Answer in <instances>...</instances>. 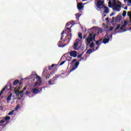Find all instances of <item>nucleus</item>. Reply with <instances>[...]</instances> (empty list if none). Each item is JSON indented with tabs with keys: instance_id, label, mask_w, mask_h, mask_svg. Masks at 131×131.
Segmentation results:
<instances>
[{
	"instance_id": "nucleus-1",
	"label": "nucleus",
	"mask_w": 131,
	"mask_h": 131,
	"mask_svg": "<svg viewBox=\"0 0 131 131\" xmlns=\"http://www.w3.org/2000/svg\"><path fill=\"white\" fill-rule=\"evenodd\" d=\"M96 31H97V30L93 31L92 33L90 34L88 38H85V43L86 46H89V45L91 43V41H93V40L96 41V35H99V34H100L99 31H97V33H95Z\"/></svg>"
},
{
	"instance_id": "nucleus-2",
	"label": "nucleus",
	"mask_w": 131,
	"mask_h": 131,
	"mask_svg": "<svg viewBox=\"0 0 131 131\" xmlns=\"http://www.w3.org/2000/svg\"><path fill=\"white\" fill-rule=\"evenodd\" d=\"M120 8H121V6L117 5L116 1H114L113 2V10L114 11H116L117 12H119V11H120Z\"/></svg>"
},
{
	"instance_id": "nucleus-3",
	"label": "nucleus",
	"mask_w": 131,
	"mask_h": 131,
	"mask_svg": "<svg viewBox=\"0 0 131 131\" xmlns=\"http://www.w3.org/2000/svg\"><path fill=\"white\" fill-rule=\"evenodd\" d=\"M8 86H9V89L8 90L12 91V89H13V88H12V84H11V82H9L8 84L4 88H3V89L0 92V97L3 95L5 91H6V89H8Z\"/></svg>"
},
{
	"instance_id": "nucleus-4",
	"label": "nucleus",
	"mask_w": 131,
	"mask_h": 131,
	"mask_svg": "<svg viewBox=\"0 0 131 131\" xmlns=\"http://www.w3.org/2000/svg\"><path fill=\"white\" fill-rule=\"evenodd\" d=\"M58 77H60V75H56L52 79L48 81L49 84H50V85H53V84H55V82L56 80H57Z\"/></svg>"
},
{
	"instance_id": "nucleus-5",
	"label": "nucleus",
	"mask_w": 131,
	"mask_h": 131,
	"mask_svg": "<svg viewBox=\"0 0 131 131\" xmlns=\"http://www.w3.org/2000/svg\"><path fill=\"white\" fill-rule=\"evenodd\" d=\"M79 41H80V40H79V39H76L75 40L74 46H73L74 50L78 51V46H79Z\"/></svg>"
},
{
	"instance_id": "nucleus-6",
	"label": "nucleus",
	"mask_w": 131,
	"mask_h": 131,
	"mask_svg": "<svg viewBox=\"0 0 131 131\" xmlns=\"http://www.w3.org/2000/svg\"><path fill=\"white\" fill-rule=\"evenodd\" d=\"M107 38H105L102 40V42L103 43H104V45H105V43H108V42H109V41L112 39V35H108L107 36Z\"/></svg>"
},
{
	"instance_id": "nucleus-7",
	"label": "nucleus",
	"mask_w": 131,
	"mask_h": 131,
	"mask_svg": "<svg viewBox=\"0 0 131 131\" xmlns=\"http://www.w3.org/2000/svg\"><path fill=\"white\" fill-rule=\"evenodd\" d=\"M103 6H104V1H97L96 7L98 9H102V8H103Z\"/></svg>"
},
{
	"instance_id": "nucleus-8",
	"label": "nucleus",
	"mask_w": 131,
	"mask_h": 131,
	"mask_svg": "<svg viewBox=\"0 0 131 131\" xmlns=\"http://www.w3.org/2000/svg\"><path fill=\"white\" fill-rule=\"evenodd\" d=\"M71 57H73V58H76L77 57V51H72L68 53Z\"/></svg>"
},
{
	"instance_id": "nucleus-9",
	"label": "nucleus",
	"mask_w": 131,
	"mask_h": 131,
	"mask_svg": "<svg viewBox=\"0 0 131 131\" xmlns=\"http://www.w3.org/2000/svg\"><path fill=\"white\" fill-rule=\"evenodd\" d=\"M112 19L113 20H115V21H116V22H119V21H121V19H122V16H121L120 15H118L117 16V17H113Z\"/></svg>"
},
{
	"instance_id": "nucleus-10",
	"label": "nucleus",
	"mask_w": 131,
	"mask_h": 131,
	"mask_svg": "<svg viewBox=\"0 0 131 131\" xmlns=\"http://www.w3.org/2000/svg\"><path fill=\"white\" fill-rule=\"evenodd\" d=\"M15 94L16 95V97H20L21 98L23 97V95H22V93L20 92L19 90H15Z\"/></svg>"
},
{
	"instance_id": "nucleus-11",
	"label": "nucleus",
	"mask_w": 131,
	"mask_h": 131,
	"mask_svg": "<svg viewBox=\"0 0 131 131\" xmlns=\"http://www.w3.org/2000/svg\"><path fill=\"white\" fill-rule=\"evenodd\" d=\"M69 31L68 33V36H70L71 38L72 37V34H71V28H67L65 30V33H67V31Z\"/></svg>"
},
{
	"instance_id": "nucleus-12",
	"label": "nucleus",
	"mask_w": 131,
	"mask_h": 131,
	"mask_svg": "<svg viewBox=\"0 0 131 131\" xmlns=\"http://www.w3.org/2000/svg\"><path fill=\"white\" fill-rule=\"evenodd\" d=\"M79 65V62H76L74 67H73L71 69L70 72L74 71V70H75V69H76V68L78 67Z\"/></svg>"
},
{
	"instance_id": "nucleus-13",
	"label": "nucleus",
	"mask_w": 131,
	"mask_h": 131,
	"mask_svg": "<svg viewBox=\"0 0 131 131\" xmlns=\"http://www.w3.org/2000/svg\"><path fill=\"white\" fill-rule=\"evenodd\" d=\"M32 92L33 94L37 95L38 93H40V91L37 88H33L32 89Z\"/></svg>"
},
{
	"instance_id": "nucleus-14",
	"label": "nucleus",
	"mask_w": 131,
	"mask_h": 131,
	"mask_svg": "<svg viewBox=\"0 0 131 131\" xmlns=\"http://www.w3.org/2000/svg\"><path fill=\"white\" fill-rule=\"evenodd\" d=\"M104 14H108L109 13V8L107 6H103Z\"/></svg>"
},
{
	"instance_id": "nucleus-15",
	"label": "nucleus",
	"mask_w": 131,
	"mask_h": 131,
	"mask_svg": "<svg viewBox=\"0 0 131 131\" xmlns=\"http://www.w3.org/2000/svg\"><path fill=\"white\" fill-rule=\"evenodd\" d=\"M83 8V6H82V3H79L77 5V9L78 10H82Z\"/></svg>"
},
{
	"instance_id": "nucleus-16",
	"label": "nucleus",
	"mask_w": 131,
	"mask_h": 131,
	"mask_svg": "<svg viewBox=\"0 0 131 131\" xmlns=\"http://www.w3.org/2000/svg\"><path fill=\"white\" fill-rule=\"evenodd\" d=\"M94 52V51L93 50V49H90L87 51L86 54H88L89 55H91V54H92V53Z\"/></svg>"
},
{
	"instance_id": "nucleus-17",
	"label": "nucleus",
	"mask_w": 131,
	"mask_h": 131,
	"mask_svg": "<svg viewBox=\"0 0 131 131\" xmlns=\"http://www.w3.org/2000/svg\"><path fill=\"white\" fill-rule=\"evenodd\" d=\"M12 95L13 94L11 93L8 96V97H7V102H10V101H11Z\"/></svg>"
},
{
	"instance_id": "nucleus-18",
	"label": "nucleus",
	"mask_w": 131,
	"mask_h": 131,
	"mask_svg": "<svg viewBox=\"0 0 131 131\" xmlns=\"http://www.w3.org/2000/svg\"><path fill=\"white\" fill-rule=\"evenodd\" d=\"M13 85H17L19 83V80L16 79L13 81Z\"/></svg>"
},
{
	"instance_id": "nucleus-19",
	"label": "nucleus",
	"mask_w": 131,
	"mask_h": 131,
	"mask_svg": "<svg viewBox=\"0 0 131 131\" xmlns=\"http://www.w3.org/2000/svg\"><path fill=\"white\" fill-rule=\"evenodd\" d=\"M26 91V87H24L23 91H20V93H21L22 96H24V93Z\"/></svg>"
},
{
	"instance_id": "nucleus-20",
	"label": "nucleus",
	"mask_w": 131,
	"mask_h": 131,
	"mask_svg": "<svg viewBox=\"0 0 131 131\" xmlns=\"http://www.w3.org/2000/svg\"><path fill=\"white\" fill-rule=\"evenodd\" d=\"M120 29V24H118L117 26V28L115 29V31H116V30H118Z\"/></svg>"
},
{
	"instance_id": "nucleus-21",
	"label": "nucleus",
	"mask_w": 131,
	"mask_h": 131,
	"mask_svg": "<svg viewBox=\"0 0 131 131\" xmlns=\"http://www.w3.org/2000/svg\"><path fill=\"white\" fill-rule=\"evenodd\" d=\"M90 48H95V43L92 42L90 45Z\"/></svg>"
},
{
	"instance_id": "nucleus-22",
	"label": "nucleus",
	"mask_w": 131,
	"mask_h": 131,
	"mask_svg": "<svg viewBox=\"0 0 131 131\" xmlns=\"http://www.w3.org/2000/svg\"><path fill=\"white\" fill-rule=\"evenodd\" d=\"M14 112H15V111L12 110L9 113H8V115H13L14 114Z\"/></svg>"
},
{
	"instance_id": "nucleus-23",
	"label": "nucleus",
	"mask_w": 131,
	"mask_h": 131,
	"mask_svg": "<svg viewBox=\"0 0 131 131\" xmlns=\"http://www.w3.org/2000/svg\"><path fill=\"white\" fill-rule=\"evenodd\" d=\"M108 7L109 8H112V7H113V5L112 6V2H111V1L108 2Z\"/></svg>"
},
{
	"instance_id": "nucleus-24",
	"label": "nucleus",
	"mask_w": 131,
	"mask_h": 131,
	"mask_svg": "<svg viewBox=\"0 0 131 131\" xmlns=\"http://www.w3.org/2000/svg\"><path fill=\"white\" fill-rule=\"evenodd\" d=\"M54 67H55V64H52V66L49 68V70H52V69H53V68H54Z\"/></svg>"
},
{
	"instance_id": "nucleus-25",
	"label": "nucleus",
	"mask_w": 131,
	"mask_h": 131,
	"mask_svg": "<svg viewBox=\"0 0 131 131\" xmlns=\"http://www.w3.org/2000/svg\"><path fill=\"white\" fill-rule=\"evenodd\" d=\"M36 78L38 80V81H40V80H41V78H40V77H39V76L37 75H36Z\"/></svg>"
},
{
	"instance_id": "nucleus-26",
	"label": "nucleus",
	"mask_w": 131,
	"mask_h": 131,
	"mask_svg": "<svg viewBox=\"0 0 131 131\" xmlns=\"http://www.w3.org/2000/svg\"><path fill=\"white\" fill-rule=\"evenodd\" d=\"M78 35L79 38H80L81 39L82 38V34L81 33H78Z\"/></svg>"
},
{
	"instance_id": "nucleus-27",
	"label": "nucleus",
	"mask_w": 131,
	"mask_h": 131,
	"mask_svg": "<svg viewBox=\"0 0 131 131\" xmlns=\"http://www.w3.org/2000/svg\"><path fill=\"white\" fill-rule=\"evenodd\" d=\"M6 122V121L5 120H2L0 121V126H3L2 123H5Z\"/></svg>"
},
{
	"instance_id": "nucleus-28",
	"label": "nucleus",
	"mask_w": 131,
	"mask_h": 131,
	"mask_svg": "<svg viewBox=\"0 0 131 131\" xmlns=\"http://www.w3.org/2000/svg\"><path fill=\"white\" fill-rule=\"evenodd\" d=\"M123 17H125L126 16V11H124L122 13Z\"/></svg>"
},
{
	"instance_id": "nucleus-29",
	"label": "nucleus",
	"mask_w": 131,
	"mask_h": 131,
	"mask_svg": "<svg viewBox=\"0 0 131 131\" xmlns=\"http://www.w3.org/2000/svg\"><path fill=\"white\" fill-rule=\"evenodd\" d=\"M76 19H79V17H80V14H75Z\"/></svg>"
},
{
	"instance_id": "nucleus-30",
	"label": "nucleus",
	"mask_w": 131,
	"mask_h": 131,
	"mask_svg": "<svg viewBox=\"0 0 131 131\" xmlns=\"http://www.w3.org/2000/svg\"><path fill=\"white\" fill-rule=\"evenodd\" d=\"M125 26H126L125 25L123 24L122 25V26L121 27V28H120V29L121 30H123V28H124V27H125Z\"/></svg>"
},
{
	"instance_id": "nucleus-31",
	"label": "nucleus",
	"mask_w": 131,
	"mask_h": 131,
	"mask_svg": "<svg viewBox=\"0 0 131 131\" xmlns=\"http://www.w3.org/2000/svg\"><path fill=\"white\" fill-rule=\"evenodd\" d=\"M5 120H10V119H11V117H10V116H7L5 117Z\"/></svg>"
},
{
	"instance_id": "nucleus-32",
	"label": "nucleus",
	"mask_w": 131,
	"mask_h": 131,
	"mask_svg": "<svg viewBox=\"0 0 131 131\" xmlns=\"http://www.w3.org/2000/svg\"><path fill=\"white\" fill-rule=\"evenodd\" d=\"M38 84V85H40V83H38V81H36L34 85V88H35V86H36V85Z\"/></svg>"
},
{
	"instance_id": "nucleus-33",
	"label": "nucleus",
	"mask_w": 131,
	"mask_h": 131,
	"mask_svg": "<svg viewBox=\"0 0 131 131\" xmlns=\"http://www.w3.org/2000/svg\"><path fill=\"white\" fill-rule=\"evenodd\" d=\"M29 94H30V92L27 91L25 94V95H27V96H28V95H29Z\"/></svg>"
},
{
	"instance_id": "nucleus-34",
	"label": "nucleus",
	"mask_w": 131,
	"mask_h": 131,
	"mask_svg": "<svg viewBox=\"0 0 131 131\" xmlns=\"http://www.w3.org/2000/svg\"><path fill=\"white\" fill-rule=\"evenodd\" d=\"M76 61H77V59H74L72 60V61L71 62V64H73V63H74V62H76Z\"/></svg>"
},
{
	"instance_id": "nucleus-35",
	"label": "nucleus",
	"mask_w": 131,
	"mask_h": 131,
	"mask_svg": "<svg viewBox=\"0 0 131 131\" xmlns=\"http://www.w3.org/2000/svg\"><path fill=\"white\" fill-rule=\"evenodd\" d=\"M100 41H99V40H97V41H96V45H97V46H100Z\"/></svg>"
},
{
	"instance_id": "nucleus-36",
	"label": "nucleus",
	"mask_w": 131,
	"mask_h": 131,
	"mask_svg": "<svg viewBox=\"0 0 131 131\" xmlns=\"http://www.w3.org/2000/svg\"><path fill=\"white\" fill-rule=\"evenodd\" d=\"M65 62H66V61H63L62 62H61L60 63V66H62V65H63L64 63H65Z\"/></svg>"
},
{
	"instance_id": "nucleus-37",
	"label": "nucleus",
	"mask_w": 131,
	"mask_h": 131,
	"mask_svg": "<svg viewBox=\"0 0 131 131\" xmlns=\"http://www.w3.org/2000/svg\"><path fill=\"white\" fill-rule=\"evenodd\" d=\"M117 4L118 5V6H121L122 4L121 2H120V1H118L117 2Z\"/></svg>"
},
{
	"instance_id": "nucleus-38",
	"label": "nucleus",
	"mask_w": 131,
	"mask_h": 131,
	"mask_svg": "<svg viewBox=\"0 0 131 131\" xmlns=\"http://www.w3.org/2000/svg\"><path fill=\"white\" fill-rule=\"evenodd\" d=\"M100 43H102L103 42V38H101L100 39L98 40Z\"/></svg>"
},
{
	"instance_id": "nucleus-39",
	"label": "nucleus",
	"mask_w": 131,
	"mask_h": 131,
	"mask_svg": "<svg viewBox=\"0 0 131 131\" xmlns=\"http://www.w3.org/2000/svg\"><path fill=\"white\" fill-rule=\"evenodd\" d=\"M77 58H82V54H80V55H78L77 56Z\"/></svg>"
},
{
	"instance_id": "nucleus-40",
	"label": "nucleus",
	"mask_w": 131,
	"mask_h": 131,
	"mask_svg": "<svg viewBox=\"0 0 131 131\" xmlns=\"http://www.w3.org/2000/svg\"><path fill=\"white\" fill-rule=\"evenodd\" d=\"M115 13L114 12H113L110 15V17H112V16H114V15H115Z\"/></svg>"
},
{
	"instance_id": "nucleus-41",
	"label": "nucleus",
	"mask_w": 131,
	"mask_h": 131,
	"mask_svg": "<svg viewBox=\"0 0 131 131\" xmlns=\"http://www.w3.org/2000/svg\"><path fill=\"white\" fill-rule=\"evenodd\" d=\"M20 107V106L19 105H17V106L15 107V110H18L19 108Z\"/></svg>"
},
{
	"instance_id": "nucleus-42",
	"label": "nucleus",
	"mask_w": 131,
	"mask_h": 131,
	"mask_svg": "<svg viewBox=\"0 0 131 131\" xmlns=\"http://www.w3.org/2000/svg\"><path fill=\"white\" fill-rule=\"evenodd\" d=\"M124 25L126 26V25H127V21H124Z\"/></svg>"
},
{
	"instance_id": "nucleus-43",
	"label": "nucleus",
	"mask_w": 131,
	"mask_h": 131,
	"mask_svg": "<svg viewBox=\"0 0 131 131\" xmlns=\"http://www.w3.org/2000/svg\"><path fill=\"white\" fill-rule=\"evenodd\" d=\"M83 59H84V58H82H82H80L79 60H78V62H79H79H80V61H81L82 60H83Z\"/></svg>"
},
{
	"instance_id": "nucleus-44",
	"label": "nucleus",
	"mask_w": 131,
	"mask_h": 131,
	"mask_svg": "<svg viewBox=\"0 0 131 131\" xmlns=\"http://www.w3.org/2000/svg\"><path fill=\"white\" fill-rule=\"evenodd\" d=\"M65 33V30H63L62 32H61V35H63Z\"/></svg>"
},
{
	"instance_id": "nucleus-45",
	"label": "nucleus",
	"mask_w": 131,
	"mask_h": 131,
	"mask_svg": "<svg viewBox=\"0 0 131 131\" xmlns=\"http://www.w3.org/2000/svg\"><path fill=\"white\" fill-rule=\"evenodd\" d=\"M113 29H114V28L112 27L110 29V31H112V30H113Z\"/></svg>"
},
{
	"instance_id": "nucleus-46",
	"label": "nucleus",
	"mask_w": 131,
	"mask_h": 131,
	"mask_svg": "<svg viewBox=\"0 0 131 131\" xmlns=\"http://www.w3.org/2000/svg\"><path fill=\"white\" fill-rule=\"evenodd\" d=\"M49 78H50V76H47L46 79H49Z\"/></svg>"
},
{
	"instance_id": "nucleus-47",
	"label": "nucleus",
	"mask_w": 131,
	"mask_h": 131,
	"mask_svg": "<svg viewBox=\"0 0 131 131\" xmlns=\"http://www.w3.org/2000/svg\"><path fill=\"white\" fill-rule=\"evenodd\" d=\"M21 97H17V100H21Z\"/></svg>"
},
{
	"instance_id": "nucleus-48",
	"label": "nucleus",
	"mask_w": 131,
	"mask_h": 131,
	"mask_svg": "<svg viewBox=\"0 0 131 131\" xmlns=\"http://www.w3.org/2000/svg\"><path fill=\"white\" fill-rule=\"evenodd\" d=\"M70 24H69V23H67V24H66V26H70Z\"/></svg>"
},
{
	"instance_id": "nucleus-49",
	"label": "nucleus",
	"mask_w": 131,
	"mask_h": 131,
	"mask_svg": "<svg viewBox=\"0 0 131 131\" xmlns=\"http://www.w3.org/2000/svg\"><path fill=\"white\" fill-rule=\"evenodd\" d=\"M63 35H61V37L60 38V40H62V39H63Z\"/></svg>"
},
{
	"instance_id": "nucleus-50",
	"label": "nucleus",
	"mask_w": 131,
	"mask_h": 131,
	"mask_svg": "<svg viewBox=\"0 0 131 131\" xmlns=\"http://www.w3.org/2000/svg\"><path fill=\"white\" fill-rule=\"evenodd\" d=\"M83 38V39H84V38H86V35H84Z\"/></svg>"
},
{
	"instance_id": "nucleus-51",
	"label": "nucleus",
	"mask_w": 131,
	"mask_h": 131,
	"mask_svg": "<svg viewBox=\"0 0 131 131\" xmlns=\"http://www.w3.org/2000/svg\"><path fill=\"white\" fill-rule=\"evenodd\" d=\"M99 49V46H98L96 48L95 50L97 51V50H98Z\"/></svg>"
},
{
	"instance_id": "nucleus-52",
	"label": "nucleus",
	"mask_w": 131,
	"mask_h": 131,
	"mask_svg": "<svg viewBox=\"0 0 131 131\" xmlns=\"http://www.w3.org/2000/svg\"><path fill=\"white\" fill-rule=\"evenodd\" d=\"M128 3L131 4V0H128Z\"/></svg>"
},
{
	"instance_id": "nucleus-53",
	"label": "nucleus",
	"mask_w": 131,
	"mask_h": 131,
	"mask_svg": "<svg viewBox=\"0 0 131 131\" xmlns=\"http://www.w3.org/2000/svg\"><path fill=\"white\" fill-rule=\"evenodd\" d=\"M124 10H127V7H125L124 8Z\"/></svg>"
},
{
	"instance_id": "nucleus-54",
	"label": "nucleus",
	"mask_w": 131,
	"mask_h": 131,
	"mask_svg": "<svg viewBox=\"0 0 131 131\" xmlns=\"http://www.w3.org/2000/svg\"><path fill=\"white\" fill-rule=\"evenodd\" d=\"M22 83V82H20L19 83V85H21V84Z\"/></svg>"
},
{
	"instance_id": "nucleus-55",
	"label": "nucleus",
	"mask_w": 131,
	"mask_h": 131,
	"mask_svg": "<svg viewBox=\"0 0 131 131\" xmlns=\"http://www.w3.org/2000/svg\"><path fill=\"white\" fill-rule=\"evenodd\" d=\"M82 2H85V1H86V0H82Z\"/></svg>"
},
{
	"instance_id": "nucleus-56",
	"label": "nucleus",
	"mask_w": 131,
	"mask_h": 131,
	"mask_svg": "<svg viewBox=\"0 0 131 131\" xmlns=\"http://www.w3.org/2000/svg\"><path fill=\"white\" fill-rule=\"evenodd\" d=\"M103 17H106V15H103Z\"/></svg>"
},
{
	"instance_id": "nucleus-57",
	"label": "nucleus",
	"mask_w": 131,
	"mask_h": 131,
	"mask_svg": "<svg viewBox=\"0 0 131 131\" xmlns=\"http://www.w3.org/2000/svg\"><path fill=\"white\" fill-rule=\"evenodd\" d=\"M109 20V18H106V20Z\"/></svg>"
},
{
	"instance_id": "nucleus-58",
	"label": "nucleus",
	"mask_w": 131,
	"mask_h": 131,
	"mask_svg": "<svg viewBox=\"0 0 131 131\" xmlns=\"http://www.w3.org/2000/svg\"><path fill=\"white\" fill-rule=\"evenodd\" d=\"M40 90H41H41H42V88H40Z\"/></svg>"
},
{
	"instance_id": "nucleus-59",
	"label": "nucleus",
	"mask_w": 131,
	"mask_h": 131,
	"mask_svg": "<svg viewBox=\"0 0 131 131\" xmlns=\"http://www.w3.org/2000/svg\"><path fill=\"white\" fill-rule=\"evenodd\" d=\"M45 71H43V73H43V74L45 73Z\"/></svg>"
},
{
	"instance_id": "nucleus-60",
	"label": "nucleus",
	"mask_w": 131,
	"mask_h": 131,
	"mask_svg": "<svg viewBox=\"0 0 131 131\" xmlns=\"http://www.w3.org/2000/svg\"><path fill=\"white\" fill-rule=\"evenodd\" d=\"M90 31H91V30H89V32H90Z\"/></svg>"
},
{
	"instance_id": "nucleus-61",
	"label": "nucleus",
	"mask_w": 131,
	"mask_h": 131,
	"mask_svg": "<svg viewBox=\"0 0 131 131\" xmlns=\"http://www.w3.org/2000/svg\"><path fill=\"white\" fill-rule=\"evenodd\" d=\"M124 31H126V30H124Z\"/></svg>"
}]
</instances>
